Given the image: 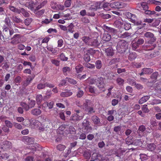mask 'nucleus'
<instances>
[{"mask_svg": "<svg viewBox=\"0 0 161 161\" xmlns=\"http://www.w3.org/2000/svg\"><path fill=\"white\" fill-rule=\"evenodd\" d=\"M102 63L101 60H97L95 62V66L97 69H100L102 67Z\"/></svg>", "mask_w": 161, "mask_h": 161, "instance_id": "39", "label": "nucleus"}, {"mask_svg": "<svg viewBox=\"0 0 161 161\" xmlns=\"http://www.w3.org/2000/svg\"><path fill=\"white\" fill-rule=\"evenodd\" d=\"M78 91L77 94V96L78 97H81L84 94V92L83 91L81 90L80 88H78Z\"/></svg>", "mask_w": 161, "mask_h": 161, "instance_id": "60", "label": "nucleus"}, {"mask_svg": "<svg viewBox=\"0 0 161 161\" xmlns=\"http://www.w3.org/2000/svg\"><path fill=\"white\" fill-rule=\"evenodd\" d=\"M74 111L75 113L71 115L70 120L73 122H77L83 119L84 114L82 111L79 110H75Z\"/></svg>", "mask_w": 161, "mask_h": 161, "instance_id": "2", "label": "nucleus"}, {"mask_svg": "<svg viewBox=\"0 0 161 161\" xmlns=\"http://www.w3.org/2000/svg\"><path fill=\"white\" fill-rule=\"evenodd\" d=\"M89 37L86 36H84L82 37V40L86 44L89 45V42H90V39Z\"/></svg>", "mask_w": 161, "mask_h": 161, "instance_id": "46", "label": "nucleus"}, {"mask_svg": "<svg viewBox=\"0 0 161 161\" xmlns=\"http://www.w3.org/2000/svg\"><path fill=\"white\" fill-rule=\"evenodd\" d=\"M137 57V55L135 52L130 53L128 56V59L130 61H132L135 59Z\"/></svg>", "mask_w": 161, "mask_h": 161, "instance_id": "19", "label": "nucleus"}, {"mask_svg": "<svg viewBox=\"0 0 161 161\" xmlns=\"http://www.w3.org/2000/svg\"><path fill=\"white\" fill-rule=\"evenodd\" d=\"M42 100V97L41 94H39L37 95L36 97V100L37 103H40Z\"/></svg>", "mask_w": 161, "mask_h": 161, "instance_id": "56", "label": "nucleus"}, {"mask_svg": "<svg viewBox=\"0 0 161 161\" xmlns=\"http://www.w3.org/2000/svg\"><path fill=\"white\" fill-rule=\"evenodd\" d=\"M85 66L90 68V69H94L95 68V65L94 64H91L89 63H86L84 64Z\"/></svg>", "mask_w": 161, "mask_h": 161, "instance_id": "54", "label": "nucleus"}, {"mask_svg": "<svg viewBox=\"0 0 161 161\" xmlns=\"http://www.w3.org/2000/svg\"><path fill=\"white\" fill-rule=\"evenodd\" d=\"M139 46L137 43L136 40H134L132 41V49L135 50L139 47Z\"/></svg>", "mask_w": 161, "mask_h": 161, "instance_id": "37", "label": "nucleus"}, {"mask_svg": "<svg viewBox=\"0 0 161 161\" xmlns=\"http://www.w3.org/2000/svg\"><path fill=\"white\" fill-rule=\"evenodd\" d=\"M3 35H0V39L1 40L4 41L5 39H9L11 35L14 33V30L11 28L9 29L7 27L4 28L3 30Z\"/></svg>", "mask_w": 161, "mask_h": 161, "instance_id": "3", "label": "nucleus"}, {"mask_svg": "<svg viewBox=\"0 0 161 161\" xmlns=\"http://www.w3.org/2000/svg\"><path fill=\"white\" fill-rule=\"evenodd\" d=\"M99 45V43L97 39L91 38L90 39L89 45L94 47H97Z\"/></svg>", "mask_w": 161, "mask_h": 161, "instance_id": "8", "label": "nucleus"}, {"mask_svg": "<svg viewBox=\"0 0 161 161\" xmlns=\"http://www.w3.org/2000/svg\"><path fill=\"white\" fill-rule=\"evenodd\" d=\"M116 81L117 84L119 86H123L125 82L124 79L120 78H118L116 80Z\"/></svg>", "mask_w": 161, "mask_h": 161, "instance_id": "27", "label": "nucleus"}, {"mask_svg": "<svg viewBox=\"0 0 161 161\" xmlns=\"http://www.w3.org/2000/svg\"><path fill=\"white\" fill-rule=\"evenodd\" d=\"M66 148L65 146L61 144H58L56 147L57 150L60 151H63Z\"/></svg>", "mask_w": 161, "mask_h": 161, "instance_id": "35", "label": "nucleus"}, {"mask_svg": "<svg viewBox=\"0 0 161 161\" xmlns=\"http://www.w3.org/2000/svg\"><path fill=\"white\" fill-rule=\"evenodd\" d=\"M67 30L68 32L72 33L74 31V25L72 23H71L67 27Z\"/></svg>", "mask_w": 161, "mask_h": 161, "instance_id": "34", "label": "nucleus"}, {"mask_svg": "<svg viewBox=\"0 0 161 161\" xmlns=\"http://www.w3.org/2000/svg\"><path fill=\"white\" fill-rule=\"evenodd\" d=\"M14 125L16 128L19 130H21L22 129V125L18 123L15 122L14 123Z\"/></svg>", "mask_w": 161, "mask_h": 161, "instance_id": "57", "label": "nucleus"}, {"mask_svg": "<svg viewBox=\"0 0 161 161\" xmlns=\"http://www.w3.org/2000/svg\"><path fill=\"white\" fill-rule=\"evenodd\" d=\"M62 70L63 73L65 75H67V72H69L71 70L70 68L68 66H66L63 67Z\"/></svg>", "mask_w": 161, "mask_h": 161, "instance_id": "44", "label": "nucleus"}, {"mask_svg": "<svg viewBox=\"0 0 161 161\" xmlns=\"http://www.w3.org/2000/svg\"><path fill=\"white\" fill-rule=\"evenodd\" d=\"M128 43L125 41L121 40L119 41L116 46L117 51L120 53H124L128 49Z\"/></svg>", "mask_w": 161, "mask_h": 161, "instance_id": "1", "label": "nucleus"}, {"mask_svg": "<svg viewBox=\"0 0 161 161\" xmlns=\"http://www.w3.org/2000/svg\"><path fill=\"white\" fill-rule=\"evenodd\" d=\"M84 59L85 61L88 62L90 60V58L89 55L88 54L86 53L84 55Z\"/></svg>", "mask_w": 161, "mask_h": 161, "instance_id": "63", "label": "nucleus"}, {"mask_svg": "<svg viewBox=\"0 0 161 161\" xmlns=\"http://www.w3.org/2000/svg\"><path fill=\"white\" fill-rule=\"evenodd\" d=\"M156 45L147 42L146 45L144 47V48L147 50H152L155 47Z\"/></svg>", "mask_w": 161, "mask_h": 161, "instance_id": "12", "label": "nucleus"}, {"mask_svg": "<svg viewBox=\"0 0 161 161\" xmlns=\"http://www.w3.org/2000/svg\"><path fill=\"white\" fill-rule=\"evenodd\" d=\"M141 6L143 10L145 11L148 9V6L147 3L145 2H142L141 3Z\"/></svg>", "mask_w": 161, "mask_h": 161, "instance_id": "41", "label": "nucleus"}, {"mask_svg": "<svg viewBox=\"0 0 161 161\" xmlns=\"http://www.w3.org/2000/svg\"><path fill=\"white\" fill-rule=\"evenodd\" d=\"M105 51L106 55L108 56H112L114 54L113 49L112 47H109L107 48H105Z\"/></svg>", "mask_w": 161, "mask_h": 161, "instance_id": "14", "label": "nucleus"}, {"mask_svg": "<svg viewBox=\"0 0 161 161\" xmlns=\"http://www.w3.org/2000/svg\"><path fill=\"white\" fill-rule=\"evenodd\" d=\"M111 38V36L110 34L106 32L104 34L103 37V39L105 41H108Z\"/></svg>", "mask_w": 161, "mask_h": 161, "instance_id": "21", "label": "nucleus"}, {"mask_svg": "<svg viewBox=\"0 0 161 161\" xmlns=\"http://www.w3.org/2000/svg\"><path fill=\"white\" fill-rule=\"evenodd\" d=\"M22 141L26 144H30L34 143V139L32 137L25 136L22 138Z\"/></svg>", "mask_w": 161, "mask_h": 161, "instance_id": "7", "label": "nucleus"}, {"mask_svg": "<svg viewBox=\"0 0 161 161\" xmlns=\"http://www.w3.org/2000/svg\"><path fill=\"white\" fill-rule=\"evenodd\" d=\"M144 36L146 37L150 38L153 37L154 36V35L152 33L147 32L145 33Z\"/></svg>", "mask_w": 161, "mask_h": 161, "instance_id": "62", "label": "nucleus"}, {"mask_svg": "<svg viewBox=\"0 0 161 161\" xmlns=\"http://www.w3.org/2000/svg\"><path fill=\"white\" fill-rule=\"evenodd\" d=\"M91 103V101L88 99H86L85 102L83 103V104L81 105L80 107H82L84 110H86L88 108L90 107V106Z\"/></svg>", "mask_w": 161, "mask_h": 161, "instance_id": "10", "label": "nucleus"}, {"mask_svg": "<svg viewBox=\"0 0 161 161\" xmlns=\"http://www.w3.org/2000/svg\"><path fill=\"white\" fill-rule=\"evenodd\" d=\"M12 19L14 22L17 23H22L23 21V20L18 18L17 16H13L12 17Z\"/></svg>", "mask_w": 161, "mask_h": 161, "instance_id": "31", "label": "nucleus"}, {"mask_svg": "<svg viewBox=\"0 0 161 161\" xmlns=\"http://www.w3.org/2000/svg\"><path fill=\"white\" fill-rule=\"evenodd\" d=\"M35 77L34 75L31 76H28L26 80L24 82L23 86L25 87L28 86L31 83Z\"/></svg>", "mask_w": 161, "mask_h": 161, "instance_id": "9", "label": "nucleus"}, {"mask_svg": "<svg viewBox=\"0 0 161 161\" xmlns=\"http://www.w3.org/2000/svg\"><path fill=\"white\" fill-rule=\"evenodd\" d=\"M66 79L67 81L72 84L75 85L77 83V81L69 77H66Z\"/></svg>", "mask_w": 161, "mask_h": 161, "instance_id": "38", "label": "nucleus"}, {"mask_svg": "<svg viewBox=\"0 0 161 161\" xmlns=\"http://www.w3.org/2000/svg\"><path fill=\"white\" fill-rule=\"evenodd\" d=\"M45 87V83H40L37 85V88L38 89L41 90L44 88Z\"/></svg>", "mask_w": 161, "mask_h": 161, "instance_id": "59", "label": "nucleus"}, {"mask_svg": "<svg viewBox=\"0 0 161 161\" xmlns=\"http://www.w3.org/2000/svg\"><path fill=\"white\" fill-rule=\"evenodd\" d=\"M75 69L76 72L77 73H79L83 71V67L82 65L79 64L75 66Z\"/></svg>", "mask_w": 161, "mask_h": 161, "instance_id": "29", "label": "nucleus"}, {"mask_svg": "<svg viewBox=\"0 0 161 161\" xmlns=\"http://www.w3.org/2000/svg\"><path fill=\"white\" fill-rule=\"evenodd\" d=\"M32 19L30 18H28L25 20V25H29L32 21Z\"/></svg>", "mask_w": 161, "mask_h": 161, "instance_id": "61", "label": "nucleus"}, {"mask_svg": "<svg viewBox=\"0 0 161 161\" xmlns=\"http://www.w3.org/2000/svg\"><path fill=\"white\" fill-rule=\"evenodd\" d=\"M126 143L130 145L132 144L133 142V138L132 136H128L126 139Z\"/></svg>", "mask_w": 161, "mask_h": 161, "instance_id": "28", "label": "nucleus"}, {"mask_svg": "<svg viewBox=\"0 0 161 161\" xmlns=\"http://www.w3.org/2000/svg\"><path fill=\"white\" fill-rule=\"evenodd\" d=\"M63 19L65 20H70L72 19V16L69 14H67L63 15Z\"/></svg>", "mask_w": 161, "mask_h": 161, "instance_id": "51", "label": "nucleus"}, {"mask_svg": "<svg viewBox=\"0 0 161 161\" xmlns=\"http://www.w3.org/2000/svg\"><path fill=\"white\" fill-rule=\"evenodd\" d=\"M89 125H90L89 122L87 119H85L82 123V128Z\"/></svg>", "mask_w": 161, "mask_h": 161, "instance_id": "52", "label": "nucleus"}, {"mask_svg": "<svg viewBox=\"0 0 161 161\" xmlns=\"http://www.w3.org/2000/svg\"><path fill=\"white\" fill-rule=\"evenodd\" d=\"M150 98V96H144L139 99L138 103L140 104H142L147 102L149 99Z\"/></svg>", "mask_w": 161, "mask_h": 161, "instance_id": "17", "label": "nucleus"}, {"mask_svg": "<svg viewBox=\"0 0 161 161\" xmlns=\"http://www.w3.org/2000/svg\"><path fill=\"white\" fill-rule=\"evenodd\" d=\"M129 84L132 86L135 85L136 84V82L134 79H129L127 80Z\"/></svg>", "mask_w": 161, "mask_h": 161, "instance_id": "58", "label": "nucleus"}, {"mask_svg": "<svg viewBox=\"0 0 161 161\" xmlns=\"http://www.w3.org/2000/svg\"><path fill=\"white\" fill-rule=\"evenodd\" d=\"M59 58L61 60L63 61H67L68 59V58L66 57L65 54L63 53H61L59 56Z\"/></svg>", "mask_w": 161, "mask_h": 161, "instance_id": "45", "label": "nucleus"}, {"mask_svg": "<svg viewBox=\"0 0 161 161\" xmlns=\"http://www.w3.org/2000/svg\"><path fill=\"white\" fill-rule=\"evenodd\" d=\"M65 92H62L60 94L62 97H67L72 95L73 93L70 90H65Z\"/></svg>", "mask_w": 161, "mask_h": 161, "instance_id": "15", "label": "nucleus"}, {"mask_svg": "<svg viewBox=\"0 0 161 161\" xmlns=\"http://www.w3.org/2000/svg\"><path fill=\"white\" fill-rule=\"evenodd\" d=\"M139 156L141 161H144L148 158L147 155L145 154H140Z\"/></svg>", "mask_w": 161, "mask_h": 161, "instance_id": "48", "label": "nucleus"}, {"mask_svg": "<svg viewBox=\"0 0 161 161\" xmlns=\"http://www.w3.org/2000/svg\"><path fill=\"white\" fill-rule=\"evenodd\" d=\"M143 63H136L135 62H133L131 64V65L133 67L139 68L141 67L142 65L143 64Z\"/></svg>", "mask_w": 161, "mask_h": 161, "instance_id": "22", "label": "nucleus"}, {"mask_svg": "<svg viewBox=\"0 0 161 161\" xmlns=\"http://www.w3.org/2000/svg\"><path fill=\"white\" fill-rule=\"evenodd\" d=\"M41 113V110L39 108H34L31 111V114L34 116H38Z\"/></svg>", "mask_w": 161, "mask_h": 161, "instance_id": "13", "label": "nucleus"}, {"mask_svg": "<svg viewBox=\"0 0 161 161\" xmlns=\"http://www.w3.org/2000/svg\"><path fill=\"white\" fill-rule=\"evenodd\" d=\"M5 124L6 126L8 128H11L13 127L14 125L11 122L8 120H5Z\"/></svg>", "mask_w": 161, "mask_h": 161, "instance_id": "43", "label": "nucleus"}, {"mask_svg": "<svg viewBox=\"0 0 161 161\" xmlns=\"http://www.w3.org/2000/svg\"><path fill=\"white\" fill-rule=\"evenodd\" d=\"M28 122L29 124H30L31 127L33 128H37L41 124V123L38 120L34 119L30 120Z\"/></svg>", "mask_w": 161, "mask_h": 161, "instance_id": "6", "label": "nucleus"}, {"mask_svg": "<svg viewBox=\"0 0 161 161\" xmlns=\"http://www.w3.org/2000/svg\"><path fill=\"white\" fill-rule=\"evenodd\" d=\"M146 130V127L143 125H140L138 128V131L139 134H141L142 135H144V132Z\"/></svg>", "mask_w": 161, "mask_h": 161, "instance_id": "24", "label": "nucleus"}, {"mask_svg": "<svg viewBox=\"0 0 161 161\" xmlns=\"http://www.w3.org/2000/svg\"><path fill=\"white\" fill-rule=\"evenodd\" d=\"M142 109L143 112L145 113H147L149 111V110L147 107V105H143Z\"/></svg>", "mask_w": 161, "mask_h": 161, "instance_id": "55", "label": "nucleus"}, {"mask_svg": "<svg viewBox=\"0 0 161 161\" xmlns=\"http://www.w3.org/2000/svg\"><path fill=\"white\" fill-rule=\"evenodd\" d=\"M104 79L102 77L98 78L97 79L96 85L102 92H104L105 90L104 88L105 84L104 82Z\"/></svg>", "mask_w": 161, "mask_h": 161, "instance_id": "4", "label": "nucleus"}, {"mask_svg": "<svg viewBox=\"0 0 161 161\" xmlns=\"http://www.w3.org/2000/svg\"><path fill=\"white\" fill-rule=\"evenodd\" d=\"M152 161H161V156L157 155H153L151 157Z\"/></svg>", "mask_w": 161, "mask_h": 161, "instance_id": "25", "label": "nucleus"}, {"mask_svg": "<svg viewBox=\"0 0 161 161\" xmlns=\"http://www.w3.org/2000/svg\"><path fill=\"white\" fill-rule=\"evenodd\" d=\"M53 102L49 103L47 102H45L42 104V109L43 110H45L46 108L47 107L49 109H51L53 107Z\"/></svg>", "mask_w": 161, "mask_h": 161, "instance_id": "11", "label": "nucleus"}, {"mask_svg": "<svg viewBox=\"0 0 161 161\" xmlns=\"http://www.w3.org/2000/svg\"><path fill=\"white\" fill-rule=\"evenodd\" d=\"M84 132L85 133H88L90 132L92 130V127L89 125L87 126H86L84 128H82Z\"/></svg>", "mask_w": 161, "mask_h": 161, "instance_id": "32", "label": "nucleus"}, {"mask_svg": "<svg viewBox=\"0 0 161 161\" xmlns=\"http://www.w3.org/2000/svg\"><path fill=\"white\" fill-rule=\"evenodd\" d=\"M4 22L7 26H9L11 25V20L7 16L5 18Z\"/></svg>", "mask_w": 161, "mask_h": 161, "instance_id": "50", "label": "nucleus"}, {"mask_svg": "<svg viewBox=\"0 0 161 161\" xmlns=\"http://www.w3.org/2000/svg\"><path fill=\"white\" fill-rule=\"evenodd\" d=\"M92 119L93 123L95 125H98L100 123V119L97 116L94 115L92 117Z\"/></svg>", "mask_w": 161, "mask_h": 161, "instance_id": "18", "label": "nucleus"}, {"mask_svg": "<svg viewBox=\"0 0 161 161\" xmlns=\"http://www.w3.org/2000/svg\"><path fill=\"white\" fill-rule=\"evenodd\" d=\"M19 11L20 12V14L21 13L25 17H28L30 16L29 13L23 8H20Z\"/></svg>", "mask_w": 161, "mask_h": 161, "instance_id": "23", "label": "nucleus"}, {"mask_svg": "<svg viewBox=\"0 0 161 161\" xmlns=\"http://www.w3.org/2000/svg\"><path fill=\"white\" fill-rule=\"evenodd\" d=\"M9 8L12 11L15 13H16L18 14H20V12L19 11L20 9H19L18 8H17L14 7L12 6H10L9 7Z\"/></svg>", "mask_w": 161, "mask_h": 161, "instance_id": "30", "label": "nucleus"}, {"mask_svg": "<svg viewBox=\"0 0 161 161\" xmlns=\"http://www.w3.org/2000/svg\"><path fill=\"white\" fill-rule=\"evenodd\" d=\"M45 12L44 9H42L37 11L36 13V16L38 17H39L43 15Z\"/></svg>", "mask_w": 161, "mask_h": 161, "instance_id": "53", "label": "nucleus"}, {"mask_svg": "<svg viewBox=\"0 0 161 161\" xmlns=\"http://www.w3.org/2000/svg\"><path fill=\"white\" fill-rule=\"evenodd\" d=\"M109 6H110V4L108 3H104L103 5V8L106 10H109Z\"/></svg>", "mask_w": 161, "mask_h": 161, "instance_id": "49", "label": "nucleus"}, {"mask_svg": "<svg viewBox=\"0 0 161 161\" xmlns=\"http://www.w3.org/2000/svg\"><path fill=\"white\" fill-rule=\"evenodd\" d=\"M154 89L158 92L161 91V82H159L155 84L154 86Z\"/></svg>", "mask_w": 161, "mask_h": 161, "instance_id": "20", "label": "nucleus"}, {"mask_svg": "<svg viewBox=\"0 0 161 161\" xmlns=\"http://www.w3.org/2000/svg\"><path fill=\"white\" fill-rule=\"evenodd\" d=\"M158 73L157 72H155L153 73L151 75V78L153 79V81H156L157 79V77L158 75Z\"/></svg>", "mask_w": 161, "mask_h": 161, "instance_id": "47", "label": "nucleus"}, {"mask_svg": "<svg viewBox=\"0 0 161 161\" xmlns=\"http://www.w3.org/2000/svg\"><path fill=\"white\" fill-rule=\"evenodd\" d=\"M103 28L104 30L107 31V32H113L114 31V29L113 28L106 25H104Z\"/></svg>", "mask_w": 161, "mask_h": 161, "instance_id": "40", "label": "nucleus"}, {"mask_svg": "<svg viewBox=\"0 0 161 161\" xmlns=\"http://www.w3.org/2000/svg\"><path fill=\"white\" fill-rule=\"evenodd\" d=\"M156 147V146L155 144L149 143L147 145V149L149 151L153 152L155 149Z\"/></svg>", "mask_w": 161, "mask_h": 161, "instance_id": "16", "label": "nucleus"}, {"mask_svg": "<svg viewBox=\"0 0 161 161\" xmlns=\"http://www.w3.org/2000/svg\"><path fill=\"white\" fill-rule=\"evenodd\" d=\"M150 104L153 105H156L161 103V100L155 99L149 101Z\"/></svg>", "mask_w": 161, "mask_h": 161, "instance_id": "26", "label": "nucleus"}, {"mask_svg": "<svg viewBox=\"0 0 161 161\" xmlns=\"http://www.w3.org/2000/svg\"><path fill=\"white\" fill-rule=\"evenodd\" d=\"M20 105L25 109V110L27 111L29 109L28 104L25 102H21L20 103Z\"/></svg>", "mask_w": 161, "mask_h": 161, "instance_id": "42", "label": "nucleus"}, {"mask_svg": "<svg viewBox=\"0 0 161 161\" xmlns=\"http://www.w3.org/2000/svg\"><path fill=\"white\" fill-rule=\"evenodd\" d=\"M69 131L71 134H75L76 131L75 129L72 126H70L69 127Z\"/></svg>", "mask_w": 161, "mask_h": 161, "instance_id": "64", "label": "nucleus"}, {"mask_svg": "<svg viewBox=\"0 0 161 161\" xmlns=\"http://www.w3.org/2000/svg\"><path fill=\"white\" fill-rule=\"evenodd\" d=\"M0 147L3 150L10 149L12 147V143L9 141H4L1 144Z\"/></svg>", "mask_w": 161, "mask_h": 161, "instance_id": "5", "label": "nucleus"}, {"mask_svg": "<svg viewBox=\"0 0 161 161\" xmlns=\"http://www.w3.org/2000/svg\"><path fill=\"white\" fill-rule=\"evenodd\" d=\"M36 101L33 100H30L28 103L29 108H30L34 107L36 104Z\"/></svg>", "mask_w": 161, "mask_h": 161, "instance_id": "36", "label": "nucleus"}, {"mask_svg": "<svg viewBox=\"0 0 161 161\" xmlns=\"http://www.w3.org/2000/svg\"><path fill=\"white\" fill-rule=\"evenodd\" d=\"M142 69L145 74H150L153 72V69L151 68H144Z\"/></svg>", "mask_w": 161, "mask_h": 161, "instance_id": "33", "label": "nucleus"}]
</instances>
